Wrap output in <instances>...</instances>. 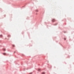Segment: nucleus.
<instances>
[{"instance_id":"423d86ee","label":"nucleus","mask_w":74,"mask_h":74,"mask_svg":"<svg viewBox=\"0 0 74 74\" xmlns=\"http://www.w3.org/2000/svg\"><path fill=\"white\" fill-rule=\"evenodd\" d=\"M8 37H10V35H8Z\"/></svg>"},{"instance_id":"6e6552de","label":"nucleus","mask_w":74,"mask_h":74,"mask_svg":"<svg viewBox=\"0 0 74 74\" xmlns=\"http://www.w3.org/2000/svg\"><path fill=\"white\" fill-rule=\"evenodd\" d=\"M0 36H1V37H2L3 36H2V35H1Z\"/></svg>"},{"instance_id":"1a4fd4ad","label":"nucleus","mask_w":74,"mask_h":74,"mask_svg":"<svg viewBox=\"0 0 74 74\" xmlns=\"http://www.w3.org/2000/svg\"><path fill=\"white\" fill-rule=\"evenodd\" d=\"M64 40H66V38H64Z\"/></svg>"},{"instance_id":"f257e3e1","label":"nucleus","mask_w":74,"mask_h":74,"mask_svg":"<svg viewBox=\"0 0 74 74\" xmlns=\"http://www.w3.org/2000/svg\"><path fill=\"white\" fill-rule=\"evenodd\" d=\"M52 21L53 22H55V20L54 19H53L52 20Z\"/></svg>"},{"instance_id":"f03ea898","label":"nucleus","mask_w":74,"mask_h":74,"mask_svg":"<svg viewBox=\"0 0 74 74\" xmlns=\"http://www.w3.org/2000/svg\"><path fill=\"white\" fill-rule=\"evenodd\" d=\"M3 51H5V49L4 48L3 49Z\"/></svg>"},{"instance_id":"0eeeda50","label":"nucleus","mask_w":74,"mask_h":74,"mask_svg":"<svg viewBox=\"0 0 74 74\" xmlns=\"http://www.w3.org/2000/svg\"><path fill=\"white\" fill-rule=\"evenodd\" d=\"M42 74H45V73L43 72V73H42Z\"/></svg>"},{"instance_id":"39448f33","label":"nucleus","mask_w":74,"mask_h":74,"mask_svg":"<svg viewBox=\"0 0 74 74\" xmlns=\"http://www.w3.org/2000/svg\"><path fill=\"white\" fill-rule=\"evenodd\" d=\"M40 69H39L38 70V71H40Z\"/></svg>"},{"instance_id":"20e7f679","label":"nucleus","mask_w":74,"mask_h":74,"mask_svg":"<svg viewBox=\"0 0 74 74\" xmlns=\"http://www.w3.org/2000/svg\"><path fill=\"white\" fill-rule=\"evenodd\" d=\"M12 46L13 47H15V45H12Z\"/></svg>"},{"instance_id":"7ed1b4c3","label":"nucleus","mask_w":74,"mask_h":74,"mask_svg":"<svg viewBox=\"0 0 74 74\" xmlns=\"http://www.w3.org/2000/svg\"><path fill=\"white\" fill-rule=\"evenodd\" d=\"M3 54L4 55H6V53H3Z\"/></svg>"}]
</instances>
